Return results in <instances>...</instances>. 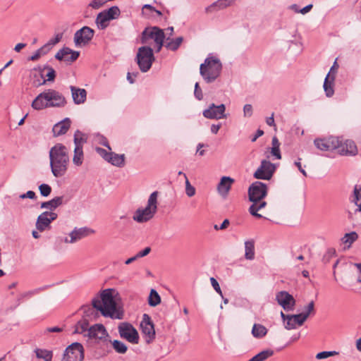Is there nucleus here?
Returning a JSON list of instances; mask_svg holds the SVG:
<instances>
[{
	"instance_id": "obj_1",
	"label": "nucleus",
	"mask_w": 361,
	"mask_h": 361,
	"mask_svg": "<svg viewBox=\"0 0 361 361\" xmlns=\"http://www.w3.org/2000/svg\"><path fill=\"white\" fill-rule=\"evenodd\" d=\"M114 289L107 288L100 294V298L95 297L92 300V304L102 316L111 319H121L123 312L117 310L116 302L113 295Z\"/></svg>"
},
{
	"instance_id": "obj_2",
	"label": "nucleus",
	"mask_w": 361,
	"mask_h": 361,
	"mask_svg": "<svg viewBox=\"0 0 361 361\" xmlns=\"http://www.w3.org/2000/svg\"><path fill=\"white\" fill-rule=\"evenodd\" d=\"M268 186L266 183L261 181H255L248 188L247 194L250 202L252 204L249 207L250 214L257 219L264 218L257 212L264 208L267 202L264 198L267 195Z\"/></svg>"
},
{
	"instance_id": "obj_3",
	"label": "nucleus",
	"mask_w": 361,
	"mask_h": 361,
	"mask_svg": "<svg viewBox=\"0 0 361 361\" xmlns=\"http://www.w3.org/2000/svg\"><path fill=\"white\" fill-rule=\"evenodd\" d=\"M49 159L53 175L56 178L64 176L69 162L66 147L61 143L55 145L49 151Z\"/></svg>"
},
{
	"instance_id": "obj_4",
	"label": "nucleus",
	"mask_w": 361,
	"mask_h": 361,
	"mask_svg": "<svg viewBox=\"0 0 361 361\" xmlns=\"http://www.w3.org/2000/svg\"><path fill=\"white\" fill-rule=\"evenodd\" d=\"M67 102L65 97L59 91L47 89L39 94L32 103V106L37 110L47 108H62Z\"/></svg>"
},
{
	"instance_id": "obj_5",
	"label": "nucleus",
	"mask_w": 361,
	"mask_h": 361,
	"mask_svg": "<svg viewBox=\"0 0 361 361\" xmlns=\"http://www.w3.org/2000/svg\"><path fill=\"white\" fill-rule=\"evenodd\" d=\"M222 71L221 61L209 54L200 65V73L207 83H212L219 78Z\"/></svg>"
},
{
	"instance_id": "obj_6",
	"label": "nucleus",
	"mask_w": 361,
	"mask_h": 361,
	"mask_svg": "<svg viewBox=\"0 0 361 361\" xmlns=\"http://www.w3.org/2000/svg\"><path fill=\"white\" fill-rule=\"evenodd\" d=\"M157 191L151 193L147 206L135 211L133 217V220L138 223H144L152 219L157 210Z\"/></svg>"
},
{
	"instance_id": "obj_7",
	"label": "nucleus",
	"mask_w": 361,
	"mask_h": 361,
	"mask_svg": "<svg viewBox=\"0 0 361 361\" xmlns=\"http://www.w3.org/2000/svg\"><path fill=\"white\" fill-rule=\"evenodd\" d=\"M140 70L142 73L147 72L155 60L153 49L148 46H143L138 49L136 59Z\"/></svg>"
},
{
	"instance_id": "obj_8",
	"label": "nucleus",
	"mask_w": 361,
	"mask_h": 361,
	"mask_svg": "<svg viewBox=\"0 0 361 361\" xmlns=\"http://www.w3.org/2000/svg\"><path fill=\"white\" fill-rule=\"evenodd\" d=\"M121 14V11L117 6H113L108 9L99 12L95 19V24L100 30H105L112 20L117 19Z\"/></svg>"
},
{
	"instance_id": "obj_9",
	"label": "nucleus",
	"mask_w": 361,
	"mask_h": 361,
	"mask_svg": "<svg viewBox=\"0 0 361 361\" xmlns=\"http://www.w3.org/2000/svg\"><path fill=\"white\" fill-rule=\"evenodd\" d=\"M84 356L82 345L80 343L75 342L66 348L62 361H82Z\"/></svg>"
},
{
	"instance_id": "obj_10",
	"label": "nucleus",
	"mask_w": 361,
	"mask_h": 361,
	"mask_svg": "<svg viewBox=\"0 0 361 361\" xmlns=\"http://www.w3.org/2000/svg\"><path fill=\"white\" fill-rule=\"evenodd\" d=\"M276 169V166L266 159L261 161L260 166L253 174V177L258 180H270Z\"/></svg>"
},
{
	"instance_id": "obj_11",
	"label": "nucleus",
	"mask_w": 361,
	"mask_h": 361,
	"mask_svg": "<svg viewBox=\"0 0 361 361\" xmlns=\"http://www.w3.org/2000/svg\"><path fill=\"white\" fill-rule=\"evenodd\" d=\"M120 336L128 342L137 344L139 342V334L135 328L128 322H122L118 326Z\"/></svg>"
},
{
	"instance_id": "obj_12",
	"label": "nucleus",
	"mask_w": 361,
	"mask_h": 361,
	"mask_svg": "<svg viewBox=\"0 0 361 361\" xmlns=\"http://www.w3.org/2000/svg\"><path fill=\"white\" fill-rule=\"evenodd\" d=\"M94 30L88 27L83 26L74 34L73 41L76 47H83L87 45L93 39Z\"/></svg>"
},
{
	"instance_id": "obj_13",
	"label": "nucleus",
	"mask_w": 361,
	"mask_h": 361,
	"mask_svg": "<svg viewBox=\"0 0 361 361\" xmlns=\"http://www.w3.org/2000/svg\"><path fill=\"white\" fill-rule=\"evenodd\" d=\"M342 140L339 137L330 136L326 138H317L314 143L317 148L322 151H332L341 147Z\"/></svg>"
},
{
	"instance_id": "obj_14",
	"label": "nucleus",
	"mask_w": 361,
	"mask_h": 361,
	"mask_svg": "<svg viewBox=\"0 0 361 361\" xmlns=\"http://www.w3.org/2000/svg\"><path fill=\"white\" fill-rule=\"evenodd\" d=\"M142 333L145 336L147 343H150L155 338L154 325L151 317L147 314H144L140 322Z\"/></svg>"
},
{
	"instance_id": "obj_15",
	"label": "nucleus",
	"mask_w": 361,
	"mask_h": 361,
	"mask_svg": "<svg viewBox=\"0 0 361 361\" xmlns=\"http://www.w3.org/2000/svg\"><path fill=\"white\" fill-rule=\"evenodd\" d=\"M226 106L224 104L216 105L215 104H211L209 107L204 109L202 112L203 116L209 119H221L226 118L227 115L225 114Z\"/></svg>"
},
{
	"instance_id": "obj_16",
	"label": "nucleus",
	"mask_w": 361,
	"mask_h": 361,
	"mask_svg": "<svg viewBox=\"0 0 361 361\" xmlns=\"http://www.w3.org/2000/svg\"><path fill=\"white\" fill-rule=\"evenodd\" d=\"M276 300L279 305L286 311H293L296 301L293 296L286 290H281L276 293Z\"/></svg>"
},
{
	"instance_id": "obj_17",
	"label": "nucleus",
	"mask_w": 361,
	"mask_h": 361,
	"mask_svg": "<svg viewBox=\"0 0 361 361\" xmlns=\"http://www.w3.org/2000/svg\"><path fill=\"white\" fill-rule=\"evenodd\" d=\"M85 336L106 343L107 342L106 338L109 337V334L103 324H96L88 329V332L87 334H85Z\"/></svg>"
},
{
	"instance_id": "obj_18",
	"label": "nucleus",
	"mask_w": 361,
	"mask_h": 361,
	"mask_svg": "<svg viewBox=\"0 0 361 361\" xmlns=\"http://www.w3.org/2000/svg\"><path fill=\"white\" fill-rule=\"evenodd\" d=\"M157 35L161 38L165 37L163 30L157 27H146L141 34V43L147 44L149 39H153L155 42Z\"/></svg>"
},
{
	"instance_id": "obj_19",
	"label": "nucleus",
	"mask_w": 361,
	"mask_h": 361,
	"mask_svg": "<svg viewBox=\"0 0 361 361\" xmlns=\"http://www.w3.org/2000/svg\"><path fill=\"white\" fill-rule=\"evenodd\" d=\"M342 140L341 147L337 148L338 152L343 155H355L357 152V146L354 141L350 140H346L345 142L343 137H340Z\"/></svg>"
},
{
	"instance_id": "obj_20",
	"label": "nucleus",
	"mask_w": 361,
	"mask_h": 361,
	"mask_svg": "<svg viewBox=\"0 0 361 361\" xmlns=\"http://www.w3.org/2000/svg\"><path fill=\"white\" fill-rule=\"evenodd\" d=\"M94 233V231L88 227H81L77 228L75 227L70 233L69 236L71 237V241H74L76 243L77 241L90 235Z\"/></svg>"
},
{
	"instance_id": "obj_21",
	"label": "nucleus",
	"mask_w": 361,
	"mask_h": 361,
	"mask_svg": "<svg viewBox=\"0 0 361 361\" xmlns=\"http://www.w3.org/2000/svg\"><path fill=\"white\" fill-rule=\"evenodd\" d=\"M70 89L73 102L75 104H81L86 101L87 91L85 89L79 88L73 85L70 86Z\"/></svg>"
},
{
	"instance_id": "obj_22",
	"label": "nucleus",
	"mask_w": 361,
	"mask_h": 361,
	"mask_svg": "<svg viewBox=\"0 0 361 361\" xmlns=\"http://www.w3.org/2000/svg\"><path fill=\"white\" fill-rule=\"evenodd\" d=\"M233 182L234 180L232 178L229 176H223L217 185L219 193L221 196L226 197L228 195Z\"/></svg>"
},
{
	"instance_id": "obj_23",
	"label": "nucleus",
	"mask_w": 361,
	"mask_h": 361,
	"mask_svg": "<svg viewBox=\"0 0 361 361\" xmlns=\"http://www.w3.org/2000/svg\"><path fill=\"white\" fill-rule=\"evenodd\" d=\"M68 202V199H65L63 196L55 197L51 200L42 202L41 204V208H46L53 211L58 207L66 204Z\"/></svg>"
},
{
	"instance_id": "obj_24",
	"label": "nucleus",
	"mask_w": 361,
	"mask_h": 361,
	"mask_svg": "<svg viewBox=\"0 0 361 361\" xmlns=\"http://www.w3.org/2000/svg\"><path fill=\"white\" fill-rule=\"evenodd\" d=\"M71 119L66 118L63 121L55 124L52 128L54 136H60L64 135L71 126Z\"/></svg>"
},
{
	"instance_id": "obj_25",
	"label": "nucleus",
	"mask_w": 361,
	"mask_h": 361,
	"mask_svg": "<svg viewBox=\"0 0 361 361\" xmlns=\"http://www.w3.org/2000/svg\"><path fill=\"white\" fill-rule=\"evenodd\" d=\"M42 70L41 66L34 68L30 74L31 81L35 87H39L46 84V80L43 78Z\"/></svg>"
},
{
	"instance_id": "obj_26",
	"label": "nucleus",
	"mask_w": 361,
	"mask_h": 361,
	"mask_svg": "<svg viewBox=\"0 0 361 361\" xmlns=\"http://www.w3.org/2000/svg\"><path fill=\"white\" fill-rule=\"evenodd\" d=\"M288 317V321L286 322L285 328L288 330L294 329L296 326H302L306 321L305 319H302L301 313L298 314H291Z\"/></svg>"
},
{
	"instance_id": "obj_27",
	"label": "nucleus",
	"mask_w": 361,
	"mask_h": 361,
	"mask_svg": "<svg viewBox=\"0 0 361 361\" xmlns=\"http://www.w3.org/2000/svg\"><path fill=\"white\" fill-rule=\"evenodd\" d=\"M349 200L357 206L355 212H361V185H355L354 186L353 193L349 197Z\"/></svg>"
},
{
	"instance_id": "obj_28",
	"label": "nucleus",
	"mask_w": 361,
	"mask_h": 361,
	"mask_svg": "<svg viewBox=\"0 0 361 361\" xmlns=\"http://www.w3.org/2000/svg\"><path fill=\"white\" fill-rule=\"evenodd\" d=\"M233 0H217L205 8L207 13H212L215 11L224 9L233 3Z\"/></svg>"
},
{
	"instance_id": "obj_29",
	"label": "nucleus",
	"mask_w": 361,
	"mask_h": 361,
	"mask_svg": "<svg viewBox=\"0 0 361 361\" xmlns=\"http://www.w3.org/2000/svg\"><path fill=\"white\" fill-rule=\"evenodd\" d=\"M335 80L334 74L330 75V73L327 74L324 82V90L327 97H331L334 94V81Z\"/></svg>"
},
{
	"instance_id": "obj_30",
	"label": "nucleus",
	"mask_w": 361,
	"mask_h": 361,
	"mask_svg": "<svg viewBox=\"0 0 361 361\" xmlns=\"http://www.w3.org/2000/svg\"><path fill=\"white\" fill-rule=\"evenodd\" d=\"M50 220H49L45 212H42L40 215H39L37 222H36V228L39 231H44L47 228H50Z\"/></svg>"
},
{
	"instance_id": "obj_31",
	"label": "nucleus",
	"mask_w": 361,
	"mask_h": 361,
	"mask_svg": "<svg viewBox=\"0 0 361 361\" xmlns=\"http://www.w3.org/2000/svg\"><path fill=\"white\" fill-rule=\"evenodd\" d=\"M41 70H42V73L44 75L43 78L46 80V83L47 82L54 81L56 73L55 70L51 66L48 64H45L43 66H41Z\"/></svg>"
},
{
	"instance_id": "obj_32",
	"label": "nucleus",
	"mask_w": 361,
	"mask_h": 361,
	"mask_svg": "<svg viewBox=\"0 0 361 361\" xmlns=\"http://www.w3.org/2000/svg\"><path fill=\"white\" fill-rule=\"evenodd\" d=\"M255 241L253 240L245 242V258L248 260L255 259Z\"/></svg>"
},
{
	"instance_id": "obj_33",
	"label": "nucleus",
	"mask_w": 361,
	"mask_h": 361,
	"mask_svg": "<svg viewBox=\"0 0 361 361\" xmlns=\"http://www.w3.org/2000/svg\"><path fill=\"white\" fill-rule=\"evenodd\" d=\"M89 326V320L87 318H82L79 320L76 324L75 325V330L73 331L74 334H83L85 332H88Z\"/></svg>"
},
{
	"instance_id": "obj_34",
	"label": "nucleus",
	"mask_w": 361,
	"mask_h": 361,
	"mask_svg": "<svg viewBox=\"0 0 361 361\" xmlns=\"http://www.w3.org/2000/svg\"><path fill=\"white\" fill-rule=\"evenodd\" d=\"M267 329L259 324H255L252 329V334L256 338H262L267 334Z\"/></svg>"
},
{
	"instance_id": "obj_35",
	"label": "nucleus",
	"mask_w": 361,
	"mask_h": 361,
	"mask_svg": "<svg viewBox=\"0 0 361 361\" xmlns=\"http://www.w3.org/2000/svg\"><path fill=\"white\" fill-rule=\"evenodd\" d=\"M111 159H109L107 162L117 167H123L125 165V155L118 154L112 152V155L110 156Z\"/></svg>"
},
{
	"instance_id": "obj_36",
	"label": "nucleus",
	"mask_w": 361,
	"mask_h": 361,
	"mask_svg": "<svg viewBox=\"0 0 361 361\" xmlns=\"http://www.w3.org/2000/svg\"><path fill=\"white\" fill-rule=\"evenodd\" d=\"M36 356L39 359H42L44 361H51L53 357V353L51 350L37 348L35 350Z\"/></svg>"
},
{
	"instance_id": "obj_37",
	"label": "nucleus",
	"mask_w": 361,
	"mask_h": 361,
	"mask_svg": "<svg viewBox=\"0 0 361 361\" xmlns=\"http://www.w3.org/2000/svg\"><path fill=\"white\" fill-rule=\"evenodd\" d=\"M75 147H83V145L87 142L86 135L80 130H77L74 133Z\"/></svg>"
},
{
	"instance_id": "obj_38",
	"label": "nucleus",
	"mask_w": 361,
	"mask_h": 361,
	"mask_svg": "<svg viewBox=\"0 0 361 361\" xmlns=\"http://www.w3.org/2000/svg\"><path fill=\"white\" fill-rule=\"evenodd\" d=\"M109 342L111 343L114 349L118 353L124 354L128 350L127 345L121 341L114 340L113 341H111L110 340L109 341L107 340V342H106V343H107Z\"/></svg>"
},
{
	"instance_id": "obj_39",
	"label": "nucleus",
	"mask_w": 361,
	"mask_h": 361,
	"mask_svg": "<svg viewBox=\"0 0 361 361\" xmlns=\"http://www.w3.org/2000/svg\"><path fill=\"white\" fill-rule=\"evenodd\" d=\"M83 150L82 147H75L73 162L76 166H80L83 161Z\"/></svg>"
},
{
	"instance_id": "obj_40",
	"label": "nucleus",
	"mask_w": 361,
	"mask_h": 361,
	"mask_svg": "<svg viewBox=\"0 0 361 361\" xmlns=\"http://www.w3.org/2000/svg\"><path fill=\"white\" fill-rule=\"evenodd\" d=\"M161 302V297L154 289L150 290L148 297V304L151 307H155Z\"/></svg>"
},
{
	"instance_id": "obj_41",
	"label": "nucleus",
	"mask_w": 361,
	"mask_h": 361,
	"mask_svg": "<svg viewBox=\"0 0 361 361\" xmlns=\"http://www.w3.org/2000/svg\"><path fill=\"white\" fill-rule=\"evenodd\" d=\"M49 52L47 46L44 44L42 47L38 49L32 56L27 58L28 61H37L41 56L47 54Z\"/></svg>"
},
{
	"instance_id": "obj_42",
	"label": "nucleus",
	"mask_w": 361,
	"mask_h": 361,
	"mask_svg": "<svg viewBox=\"0 0 361 361\" xmlns=\"http://www.w3.org/2000/svg\"><path fill=\"white\" fill-rule=\"evenodd\" d=\"M70 53H71V49L69 47H63L55 55V59L59 61H65L66 62V59H68L70 56Z\"/></svg>"
},
{
	"instance_id": "obj_43",
	"label": "nucleus",
	"mask_w": 361,
	"mask_h": 361,
	"mask_svg": "<svg viewBox=\"0 0 361 361\" xmlns=\"http://www.w3.org/2000/svg\"><path fill=\"white\" fill-rule=\"evenodd\" d=\"M274 355V351L270 349L264 350L253 356L255 361H264Z\"/></svg>"
},
{
	"instance_id": "obj_44",
	"label": "nucleus",
	"mask_w": 361,
	"mask_h": 361,
	"mask_svg": "<svg viewBox=\"0 0 361 361\" xmlns=\"http://www.w3.org/2000/svg\"><path fill=\"white\" fill-rule=\"evenodd\" d=\"M81 310L83 312V317L82 318H87L90 319L92 317L94 316L95 310V307L92 305H86L81 307Z\"/></svg>"
},
{
	"instance_id": "obj_45",
	"label": "nucleus",
	"mask_w": 361,
	"mask_h": 361,
	"mask_svg": "<svg viewBox=\"0 0 361 361\" xmlns=\"http://www.w3.org/2000/svg\"><path fill=\"white\" fill-rule=\"evenodd\" d=\"M183 41V38L182 37H178L168 42L166 47L167 49L171 51H176L179 48Z\"/></svg>"
},
{
	"instance_id": "obj_46",
	"label": "nucleus",
	"mask_w": 361,
	"mask_h": 361,
	"mask_svg": "<svg viewBox=\"0 0 361 361\" xmlns=\"http://www.w3.org/2000/svg\"><path fill=\"white\" fill-rule=\"evenodd\" d=\"M301 314L302 315V319H305V320H307L309 316L312 314L314 315L315 314L314 302L313 300L310 301L305 307V311L301 312Z\"/></svg>"
},
{
	"instance_id": "obj_47",
	"label": "nucleus",
	"mask_w": 361,
	"mask_h": 361,
	"mask_svg": "<svg viewBox=\"0 0 361 361\" xmlns=\"http://www.w3.org/2000/svg\"><path fill=\"white\" fill-rule=\"evenodd\" d=\"M50 286H48V285L47 286H42L40 288H37L33 289L32 290L24 292V300L25 299H30V298H31L32 296H34L35 295H37L39 293H41L42 291H44L45 290H47Z\"/></svg>"
},
{
	"instance_id": "obj_48",
	"label": "nucleus",
	"mask_w": 361,
	"mask_h": 361,
	"mask_svg": "<svg viewBox=\"0 0 361 361\" xmlns=\"http://www.w3.org/2000/svg\"><path fill=\"white\" fill-rule=\"evenodd\" d=\"M357 234L356 232L353 231L348 233H345L344 237L342 238V240L344 243H349L352 244L353 242H355L357 239Z\"/></svg>"
},
{
	"instance_id": "obj_49",
	"label": "nucleus",
	"mask_w": 361,
	"mask_h": 361,
	"mask_svg": "<svg viewBox=\"0 0 361 361\" xmlns=\"http://www.w3.org/2000/svg\"><path fill=\"white\" fill-rule=\"evenodd\" d=\"M336 250L334 248H329L322 257V262L324 264H327L330 260L335 257Z\"/></svg>"
},
{
	"instance_id": "obj_50",
	"label": "nucleus",
	"mask_w": 361,
	"mask_h": 361,
	"mask_svg": "<svg viewBox=\"0 0 361 361\" xmlns=\"http://www.w3.org/2000/svg\"><path fill=\"white\" fill-rule=\"evenodd\" d=\"M39 192L43 197H48L51 192V187L46 183H42L39 186Z\"/></svg>"
},
{
	"instance_id": "obj_51",
	"label": "nucleus",
	"mask_w": 361,
	"mask_h": 361,
	"mask_svg": "<svg viewBox=\"0 0 361 361\" xmlns=\"http://www.w3.org/2000/svg\"><path fill=\"white\" fill-rule=\"evenodd\" d=\"M95 151L98 154H99L105 161H108L111 159V157L112 155V152H107L106 149L102 147H96Z\"/></svg>"
},
{
	"instance_id": "obj_52",
	"label": "nucleus",
	"mask_w": 361,
	"mask_h": 361,
	"mask_svg": "<svg viewBox=\"0 0 361 361\" xmlns=\"http://www.w3.org/2000/svg\"><path fill=\"white\" fill-rule=\"evenodd\" d=\"M106 2L107 0H92L88 4V7L97 10L100 8Z\"/></svg>"
},
{
	"instance_id": "obj_53",
	"label": "nucleus",
	"mask_w": 361,
	"mask_h": 361,
	"mask_svg": "<svg viewBox=\"0 0 361 361\" xmlns=\"http://www.w3.org/2000/svg\"><path fill=\"white\" fill-rule=\"evenodd\" d=\"M61 38H62V34L59 33L55 36L54 38L49 39V41L47 43H46L45 45L47 46V48L50 51L52 46L59 43L61 41Z\"/></svg>"
},
{
	"instance_id": "obj_54",
	"label": "nucleus",
	"mask_w": 361,
	"mask_h": 361,
	"mask_svg": "<svg viewBox=\"0 0 361 361\" xmlns=\"http://www.w3.org/2000/svg\"><path fill=\"white\" fill-rule=\"evenodd\" d=\"M338 354L336 351H322L319 352L316 355L317 360H322L329 357L330 356Z\"/></svg>"
},
{
	"instance_id": "obj_55",
	"label": "nucleus",
	"mask_w": 361,
	"mask_h": 361,
	"mask_svg": "<svg viewBox=\"0 0 361 361\" xmlns=\"http://www.w3.org/2000/svg\"><path fill=\"white\" fill-rule=\"evenodd\" d=\"M185 192L188 197H192L195 194V188L191 185L188 180L185 181Z\"/></svg>"
},
{
	"instance_id": "obj_56",
	"label": "nucleus",
	"mask_w": 361,
	"mask_h": 361,
	"mask_svg": "<svg viewBox=\"0 0 361 361\" xmlns=\"http://www.w3.org/2000/svg\"><path fill=\"white\" fill-rule=\"evenodd\" d=\"M194 96L199 101L203 99L202 91L199 85V82H196L195 85Z\"/></svg>"
},
{
	"instance_id": "obj_57",
	"label": "nucleus",
	"mask_w": 361,
	"mask_h": 361,
	"mask_svg": "<svg viewBox=\"0 0 361 361\" xmlns=\"http://www.w3.org/2000/svg\"><path fill=\"white\" fill-rule=\"evenodd\" d=\"M210 281H211L212 286L214 288V289L215 290V291L216 293H218L221 295V298H223V293H222V291L221 290V288H220V286H219L218 281L213 277H212L210 279Z\"/></svg>"
},
{
	"instance_id": "obj_58",
	"label": "nucleus",
	"mask_w": 361,
	"mask_h": 361,
	"mask_svg": "<svg viewBox=\"0 0 361 361\" xmlns=\"http://www.w3.org/2000/svg\"><path fill=\"white\" fill-rule=\"evenodd\" d=\"M79 56L80 51H73L71 49V53H70L68 59H66V62L73 63L78 59Z\"/></svg>"
},
{
	"instance_id": "obj_59",
	"label": "nucleus",
	"mask_w": 361,
	"mask_h": 361,
	"mask_svg": "<svg viewBox=\"0 0 361 361\" xmlns=\"http://www.w3.org/2000/svg\"><path fill=\"white\" fill-rule=\"evenodd\" d=\"M243 114L245 117H250L252 115V106L251 104H245L243 106Z\"/></svg>"
},
{
	"instance_id": "obj_60",
	"label": "nucleus",
	"mask_w": 361,
	"mask_h": 361,
	"mask_svg": "<svg viewBox=\"0 0 361 361\" xmlns=\"http://www.w3.org/2000/svg\"><path fill=\"white\" fill-rule=\"evenodd\" d=\"M229 224H230L229 220L228 219H226L223 221V222L221 223V224H220V226L215 224L214 226V228L216 231L224 230V229L227 228V227L228 226Z\"/></svg>"
},
{
	"instance_id": "obj_61",
	"label": "nucleus",
	"mask_w": 361,
	"mask_h": 361,
	"mask_svg": "<svg viewBox=\"0 0 361 361\" xmlns=\"http://www.w3.org/2000/svg\"><path fill=\"white\" fill-rule=\"evenodd\" d=\"M165 37H162L161 38L159 36H157L156 37V45L157 47V52H159L160 51V50L161 49L162 47H163V43H164V39Z\"/></svg>"
},
{
	"instance_id": "obj_62",
	"label": "nucleus",
	"mask_w": 361,
	"mask_h": 361,
	"mask_svg": "<svg viewBox=\"0 0 361 361\" xmlns=\"http://www.w3.org/2000/svg\"><path fill=\"white\" fill-rule=\"evenodd\" d=\"M271 153L277 159H281V152H280V148L279 147H271Z\"/></svg>"
},
{
	"instance_id": "obj_63",
	"label": "nucleus",
	"mask_w": 361,
	"mask_h": 361,
	"mask_svg": "<svg viewBox=\"0 0 361 361\" xmlns=\"http://www.w3.org/2000/svg\"><path fill=\"white\" fill-rule=\"evenodd\" d=\"M151 251V248L149 247H146L144 250L140 251L136 254L137 257L139 258L147 256Z\"/></svg>"
},
{
	"instance_id": "obj_64",
	"label": "nucleus",
	"mask_w": 361,
	"mask_h": 361,
	"mask_svg": "<svg viewBox=\"0 0 361 361\" xmlns=\"http://www.w3.org/2000/svg\"><path fill=\"white\" fill-rule=\"evenodd\" d=\"M138 72L135 73H130L128 72L127 74V80L130 84H133L135 82V78H136L138 75Z\"/></svg>"
}]
</instances>
